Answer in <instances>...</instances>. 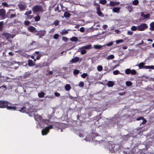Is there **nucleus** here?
I'll list each match as a JSON object with an SVG mask.
<instances>
[{"label": "nucleus", "mask_w": 154, "mask_h": 154, "mask_svg": "<svg viewBox=\"0 0 154 154\" xmlns=\"http://www.w3.org/2000/svg\"><path fill=\"white\" fill-rule=\"evenodd\" d=\"M10 103L9 102L7 101L4 100H0V108H6L8 110H16L22 112H26V108L25 107H23L22 108H19L14 106H8L7 105L10 104Z\"/></svg>", "instance_id": "obj_1"}, {"label": "nucleus", "mask_w": 154, "mask_h": 154, "mask_svg": "<svg viewBox=\"0 0 154 154\" xmlns=\"http://www.w3.org/2000/svg\"><path fill=\"white\" fill-rule=\"evenodd\" d=\"M35 119L39 122V124L41 127L43 128L45 126V125H48V121L47 120H43L42 117L38 115H35Z\"/></svg>", "instance_id": "obj_2"}, {"label": "nucleus", "mask_w": 154, "mask_h": 154, "mask_svg": "<svg viewBox=\"0 0 154 154\" xmlns=\"http://www.w3.org/2000/svg\"><path fill=\"white\" fill-rule=\"evenodd\" d=\"M53 128V125H51L48 126L46 127L45 128L42 130V134L43 135H46L48 133L49 130Z\"/></svg>", "instance_id": "obj_3"}, {"label": "nucleus", "mask_w": 154, "mask_h": 154, "mask_svg": "<svg viewBox=\"0 0 154 154\" xmlns=\"http://www.w3.org/2000/svg\"><path fill=\"white\" fill-rule=\"evenodd\" d=\"M118 146L117 145H116L114 144H111L109 143L107 147L110 151L111 153H112L115 152L117 150V149L115 148L116 146V147H117Z\"/></svg>", "instance_id": "obj_4"}, {"label": "nucleus", "mask_w": 154, "mask_h": 154, "mask_svg": "<svg viewBox=\"0 0 154 154\" xmlns=\"http://www.w3.org/2000/svg\"><path fill=\"white\" fill-rule=\"evenodd\" d=\"M148 26L146 23H142L138 26V30L143 31L147 29Z\"/></svg>", "instance_id": "obj_5"}, {"label": "nucleus", "mask_w": 154, "mask_h": 154, "mask_svg": "<svg viewBox=\"0 0 154 154\" xmlns=\"http://www.w3.org/2000/svg\"><path fill=\"white\" fill-rule=\"evenodd\" d=\"M32 10L35 12H42L43 11L42 8L40 5L34 6L32 8Z\"/></svg>", "instance_id": "obj_6"}, {"label": "nucleus", "mask_w": 154, "mask_h": 154, "mask_svg": "<svg viewBox=\"0 0 154 154\" xmlns=\"http://www.w3.org/2000/svg\"><path fill=\"white\" fill-rule=\"evenodd\" d=\"M46 33V31L45 30H40L37 32L36 35L38 36L39 38H42L44 36Z\"/></svg>", "instance_id": "obj_7"}, {"label": "nucleus", "mask_w": 154, "mask_h": 154, "mask_svg": "<svg viewBox=\"0 0 154 154\" xmlns=\"http://www.w3.org/2000/svg\"><path fill=\"white\" fill-rule=\"evenodd\" d=\"M6 11L3 8L0 9V16L2 19H5L6 18Z\"/></svg>", "instance_id": "obj_8"}, {"label": "nucleus", "mask_w": 154, "mask_h": 154, "mask_svg": "<svg viewBox=\"0 0 154 154\" xmlns=\"http://www.w3.org/2000/svg\"><path fill=\"white\" fill-rule=\"evenodd\" d=\"M141 16L142 17L141 20H142L149 18L150 17V15L149 14H145L142 13L141 14Z\"/></svg>", "instance_id": "obj_9"}, {"label": "nucleus", "mask_w": 154, "mask_h": 154, "mask_svg": "<svg viewBox=\"0 0 154 154\" xmlns=\"http://www.w3.org/2000/svg\"><path fill=\"white\" fill-rule=\"evenodd\" d=\"M119 4L120 2H118L110 1L109 3V5L110 6L113 7L115 6L118 5Z\"/></svg>", "instance_id": "obj_10"}, {"label": "nucleus", "mask_w": 154, "mask_h": 154, "mask_svg": "<svg viewBox=\"0 0 154 154\" xmlns=\"http://www.w3.org/2000/svg\"><path fill=\"white\" fill-rule=\"evenodd\" d=\"M120 7H114L112 9V11L113 12L119 14L120 12Z\"/></svg>", "instance_id": "obj_11"}, {"label": "nucleus", "mask_w": 154, "mask_h": 154, "mask_svg": "<svg viewBox=\"0 0 154 154\" xmlns=\"http://www.w3.org/2000/svg\"><path fill=\"white\" fill-rule=\"evenodd\" d=\"M106 85L108 87H111L114 85V83L112 81H109L107 82Z\"/></svg>", "instance_id": "obj_12"}, {"label": "nucleus", "mask_w": 154, "mask_h": 154, "mask_svg": "<svg viewBox=\"0 0 154 154\" xmlns=\"http://www.w3.org/2000/svg\"><path fill=\"white\" fill-rule=\"evenodd\" d=\"M15 36L13 34H10L8 33H6L5 35V36L7 39H9L10 38H13Z\"/></svg>", "instance_id": "obj_13"}, {"label": "nucleus", "mask_w": 154, "mask_h": 154, "mask_svg": "<svg viewBox=\"0 0 154 154\" xmlns=\"http://www.w3.org/2000/svg\"><path fill=\"white\" fill-rule=\"evenodd\" d=\"M137 120H141L142 121V122H141L140 125L141 124H144L146 122V120L144 119L143 117H140L137 119Z\"/></svg>", "instance_id": "obj_14"}, {"label": "nucleus", "mask_w": 154, "mask_h": 154, "mask_svg": "<svg viewBox=\"0 0 154 154\" xmlns=\"http://www.w3.org/2000/svg\"><path fill=\"white\" fill-rule=\"evenodd\" d=\"M79 60V58L78 57H75L72 59L71 62L73 63L78 62Z\"/></svg>", "instance_id": "obj_15"}, {"label": "nucleus", "mask_w": 154, "mask_h": 154, "mask_svg": "<svg viewBox=\"0 0 154 154\" xmlns=\"http://www.w3.org/2000/svg\"><path fill=\"white\" fill-rule=\"evenodd\" d=\"M28 64L30 66H33L35 65V63L31 60H29L28 61Z\"/></svg>", "instance_id": "obj_16"}, {"label": "nucleus", "mask_w": 154, "mask_h": 154, "mask_svg": "<svg viewBox=\"0 0 154 154\" xmlns=\"http://www.w3.org/2000/svg\"><path fill=\"white\" fill-rule=\"evenodd\" d=\"M28 30L31 32H34L35 30V28L33 26H31L28 28Z\"/></svg>", "instance_id": "obj_17"}, {"label": "nucleus", "mask_w": 154, "mask_h": 154, "mask_svg": "<svg viewBox=\"0 0 154 154\" xmlns=\"http://www.w3.org/2000/svg\"><path fill=\"white\" fill-rule=\"evenodd\" d=\"M149 25V29L151 31L154 30V22L150 23Z\"/></svg>", "instance_id": "obj_18"}, {"label": "nucleus", "mask_w": 154, "mask_h": 154, "mask_svg": "<svg viewBox=\"0 0 154 154\" xmlns=\"http://www.w3.org/2000/svg\"><path fill=\"white\" fill-rule=\"evenodd\" d=\"M105 46V45H94V48L95 49H100L102 47Z\"/></svg>", "instance_id": "obj_19"}, {"label": "nucleus", "mask_w": 154, "mask_h": 154, "mask_svg": "<svg viewBox=\"0 0 154 154\" xmlns=\"http://www.w3.org/2000/svg\"><path fill=\"white\" fill-rule=\"evenodd\" d=\"M71 88V87L70 85L66 84L65 86V89L66 91H69L70 90Z\"/></svg>", "instance_id": "obj_20"}, {"label": "nucleus", "mask_w": 154, "mask_h": 154, "mask_svg": "<svg viewBox=\"0 0 154 154\" xmlns=\"http://www.w3.org/2000/svg\"><path fill=\"white\" fill-rule=\"evenodd\" d=\"M26 5H25L20 4L18 5V7L21 10H23L25 9Z\"/></svg>", "instance_id": "obj_21"}, {"label": "nucleus", "mask_w": 154, "mask_h": 154, "mask_svg": "<svg viewBox=\"0 0 154 154\" xmlns=\"http://www.w3.org/2000/svg\"><path fill=\"white\" fill-rule=\"evenodd\" d=\"M114 58V56L113 54H111L106 57V59L108 60L112 59Z\"/></svg>", "instance_id": "obj_22"}, {"label": "nucleus", "mask_w": 154, "mask_h": 154, "mask_svg": "<svg viewBox=\"0 0 154 154\" xmlns=\"http://www.w3.org/2000/svg\"><path fill=\"white\" fill-rule=\"evenodd\" d=\"M83 47V48L85 49V50L86 49L88 50L92 48V45H89Z\"/></svg>", "instance_id": "obj_23"}, {"label": "nucleus", "mask_w": 154, "mask_h": 154, "mask_svg": "<svg viewBox=\"0 0 154 154\" xmlns=\"http://www.w3.org/2000/svg\"><path fill=\"white\" fill-rule=\"evenodd\" d=\"M145 69H152L154 70V66H147L144 67Z\"/></svg>", "instance_id": "obj_24"}, {"label": "nucleus", "mask_w": 154, "mask_h": 154, "mask_svg": "<svg viewBox=\"0 0 154 154\" xmlns=\"http://www.w3.org/2000/svg\"><path fill=\"white\" fill-rule=\"evenodd\" d=\"M131 29L133 31H135L138 30V26H132L131 28Z\"/></svg>", "instance_id": "obj_25"}, {"label": "nucleus", "mask_w": 154, "mask_h": 154, "mask_svg": "<svg viewBox=\"0 0 154 154\" xmlns=\"http://www.w3.org/2000/svg\"><path fill=\"white\" fill-rule=\"evenodd\" d=\"M45 95V93L43 92H42L38 94V96L40 98L43 97H44Z\"/></svg>", "instance_id": "obj_26"}, {"label": "nucleus", "mask_w": 154, "mask_h": 154, "mask_svg": "<svg viewBox=\"0 0 154 154\" xmlns=\"http://www.w3.org/2000/svg\"><path fill=\"white\" fill-rule=\"evenodd\" d=\"M80 49L81 51V53L82 54H85L86 53V51L85 49L83 48V47H82Z\"/></svg>", "instance_id": "obj_27"}, {"label": "nucleus", "mask_w": 154, "mask_h": 154, "mask_svg": "<svg viewBox=\"0 0 154 154\" xmlns=\"http://www.w3.org/2000/svg\"><path fill=\"white\" fill-rule=\"evenodd\" d=\"M144 63H140L139 65H138V66L139 67V68L140 69H141V68H145L144 67L145 66H144Z\"/></svg>", "instance_id": "obj_28"}, {"label": "nucleus", "mask_w": 154, "mask_h": 154, "mask_svg": "<svg viewBox=\"0 0 154 154\" xmlns=\"http://www.w3.org/2000/svg\"><path fill=\"white\" fill-rule=\"evenodd\" d=\"M64 16L66 18L69 17L70 16V14L68 12L66 11L64 13Z\"/></svg>", "instance_id": "obj_29"}, {"label": "nucleus", "mask_w": 154, "mask_h": 154, "mask_svg": "<svg viewBox=\"0 0 154 154\" xmlns=\"http://www.w3.org/2000/svg\"><path fill=\"white\" fill-rule=\"evenodd\" d=\"M78 40V38L75 37H73L70 38V40L72 42H76Z\"/></svg>", "instance_id": "obj_30"}, {"label": "nucleus", "mask_w": 154, "mask_h": 154, "mask_svg": "<svg viewBox=\"0 0 154 154\" xmlns=\"http://www.w3.org/2000/svg\"><path fill=\"white\" fill-rule=\"evenodd\" d=\"M103 66L101 65L98 66L97 67V70L99 72L102 71L103 70Z\"/></svg>", "instance_id": "obj_31"}, {"label": "nucleus", "mask_w": 154, "mask_h": 154, "mask_svg": "<svg viewBox=\"0 0 154 154\" xmlns=\"http://www.w3.org/2000/svg\"><path fill=\"white\" fill-rule=\"evenodd\" d=\"M131 69H127L125 70V72L126 74H131Z\"/></svg>", "instance_id": "obj_32"}, {"label": "nucleus", "mask_w": 154, "mask_h": 154, "mask_svg": "<svg viewBox=\"0 0 154 154\" xmlns=\"http://www.w3.org/2000/svg\"><path fill=\"white\" fill-rule=\"evenodd\" d=\"M126 85L127 86H130L132 85V83L129 81H126L125 83Z\"/></svg>", "instance_id": "obj_33"}, {"label": "nucleus", "mask_w": 154, "mask_h": 154, "mask_svg": "<svg viewBox=\"0 0 154 154\" xmlns=\"http://www.w3.org/2000/svg\"><path fill=\"white\" fill-rule=\"evenodd\" d=\"M124 41L123 39H119L116 41V44H118L121 43H122Z\"/></svg>", "instance_id": "obj_34"}, {"label": "nucleus", "mask_w": 154, "mask_h": 154, "mask_svg": "<svg viewBox=\"0 0 154 154\" xmlns=\"http://www.w3.org/2000/svg\"><path fill=\"white\" fill-rule=\"evenodd\" d=\"M131 74L132 75H135L137 74V72L134 69L131 70Z\"/></svg>", "instance_id": "obj_35"}, {"label": "nucleus", "mask_w": 154, "mask_h": 154, "mask_svg": "<svg viewBox=\"0 0 154 154\" xmlns=\"http://www.w3.org/2000/svg\"><path fill=\"white\" fill-rule=\"evenodd\" d=\"M100 3L102 5H105L106 3V0H100Z\"/></svg>", "instance_id": "obj_36"}, {"label": "nucleus", "mask_w": 154, "mask_h": 154, "mask_svg": "<svg viewBox=\"0 0 154 154\" xmlns=\"http://www.w3.org/2000/svg\"><path fill=\"white\" fill-rule=\"evenodd\" d=\"M88 74L87 73H83L81 75V77L83 78H85L88 76Z\"/></svg>", "instance_id": "obj_37"}, {"label": "nucleus", "mask_w": 154, "mask_h": 154, "mask_svg": "<svg viewBox=\"0 0 154 154\" xmlns=\"http://www.w3.org/2000/svg\"><path fill=\"white\" fill-rule=\"evenodd\" d=\"M139 3V1L138 0H134L133 2V4L134 5H137Z\"/></svg>", "instance_id": "obj_38"}, {"label": "nucleus", "mask_w": 154, "mask_h": 154, "mask_svg": "<svg viewBox=\"0 0 154 154\" xmlns=\"http://www.w3.org/2000/svg\"><path fill=\"white\" fill-rule=\"evenodd\" d=\"M35 21H38L40 20V17L39 16H37L35 17Z\"/></svg>", "instance_id": "obj_39"}, {"label": "nucleus", "mask_w": 154, "mask_h": 154, "mask_svg": "<svg viewBox=\"0 0 154 154\" xmlns=\"http://www.w3.org/2000/svg\"><path fill=\"white\" fill-rule=\"evenodd\" d=\"M113 73L115 75H116L120 73V72L118 70H116L113 72Z\"/></svg>", "instance_id": "obj_40"}, {"label": "nucleus", "mask_w": 154, "mask_h": 154, "mask_svg": "<svg viewBox=\"0 0 154 154\" xmlns=\"http://www.w3.org/2000/svg\"><path fill=\"white\" fill-rule=\"evenodd\" d=\"M113 42H111L109 43L106 44L105 45V46H110L113 45Z\"/></svg>", "instance_id": "obj_41"}, {"label": "nucleus", "mask_w": 154, "mask_h": 154, "mask_svg": "<svg viewBox=\"0 0 154 154\" xmlns=\"http://www.w3.org/2000/svg\"><path fill=\"white\" fill-rule=\"evenodd\" d=\"M32 13L31 11H29L26 12L25 13V15L27 16L30 14Z\"/></svg>", "instance_id": "obj_42"}, {"label": "nucleus", "mask_w": 154, "mask_h": 154, "mask_svg": "<svg viewBox=\"0 0 154 154\" xmlns=\"http://www.w3.org/2000/svg\"><path fill=\"white\" fill-rule=\"evenodd\" d=\"M79 86L80 87H82L84 86V82H80L79 84Z\"/></svg>", "instance_id": "obj_43"}, {"label": "nucleus", "mask_w": 154, "mask_h": 154, "mask_svg": "<svg viewBox=\"0 0 154 154\" xmlns=\"http://www.w3.org/2000/svg\"><path fill=\"white\" fill-rule=\"evenodd\" d=\"M2 5L4 6H5L7 7H9V5L6 2H3L2 3Z\"/></svg>", "instance_id": "obj_44"}, {"label": "nucleus", "mask_w": 154, "mask_h": 154, "mask_svg": "<svg viewBox=\"0 0 154 154\" xmlns=\"http://www.w3.org/2000/svg\"><path fill=\"white\" fill-rule=\"evenodd\" d=\"M133 32L131 31L130 30H129V31H128L127 34L128 35H133Z\"/></svg>", "instance_id": "obj_45"}, {"label": "nucleus", "mask_w": 154, "mask_h": 154, "mask_svg": "<svg viewBox=\"0 0 154 154\" xmlns=\"http://www.w3.org/2000/svg\"><path fill=\"white\" fill-rule=\"evenodd\" d=\"M59 36V35L58 34H55L54 35V38L55 39H57Z\"/></svg>", "instance_id": "obj_46"}, {"label": "nucleus", "mask_w": 154, "mask_h": 154, "mask_svg": "<svg viewBox=\"0 0 154 154\" xmlns=\"http://www.w3.org/2000/svg\"><path fill=\"white\" fill-rule=\"evenodd\" d=\"M97 14L99 16H102V13L101 12L100 10L97 11Z\"/></svg>", "instance_id": "obj_47"}, {"label": "nucleus", "mask_w": 154, "mask_h": 154, "mask_svg": "<svg viewBox=\"0 0 154 154\" xmlns=\"http://www.w3.org/2000/svg\"><path fill=\"white\" fill-rule=\"evenodd\" d=\"M129 152H128L126 151H123L121 150L120 151V154H125V153L128 154V153Z\"/></svg>", "instance_id": "obj_48"}, {"label": "nucleus", "mask_w": 154, "mask_h": 154, "mask_svg": "<svg viewBox=\"0 0 154 154\" xmlns=\"http://www.w3.org/2000/svg\"><path fill=\"white\" fill-rule=\"evenodd\" d=\"M79 30L81 32H83L85 31V29L84 27H81L80 28Z\"/></svg>", "instance_id": "obj_49"}, {"label": "nucleus", "mask_w": 154, "mask_h": 154, "mask_svg": "<svg viewBox=\"0 0 154 154\" xmlns=\"http://www.w3.org/2000/svg\"><path fill=\"white\" fill-rule=\"evenodd\" d=\"M79 72V71L78 70H75L73 71V73L74 74H77Z\"/></svg>", "instance_id": "obj_50"}, {"label": "nucleus", "mask_w": 154, "mask_h": 154, "mask_svg": "<svg viewBox=\"0 0 154 154\" xmlns=\"http://www.w3.org/2000/svg\"><path fill=\"white\" fill-rule=\"evenodd\" d=\"M16 17V14H11L10 18H13Z\"/></svg>", "instance_id": "obj_51"}, {"label": "nucleus", "mask_w": 154, "mask_h": 154, "mask_svg": "<svg viewBox=\"0 0 154 154\" xmlns=\"http://www.w3.org/2000/svg\"><path fill=\"white\" fill-rule=\"evenodd\" d=\"M33 17L32 16L28 15L27 16L26 19H30L32 18Z\"/></svg>", "instance_id": "obj_52"}, {"label": "nucleus", "mask_w": 154, "mask_h": 154, "mask_svg": "<svg viewBox=\"0 0 154 154\" xmlns=\"http://www.w3.org/2000/svg\"><path fill=\"white\" fill-rule=\"evenodd\" d=\"M24 24L26 25H28L30 24V22L28 21H26L24 22Z\"/></svg>", "instance_id": "obj_53"}, {"label": "nucleus", "mask_w": 154, "mask_h": 154, "mask_svg": "<svg viewBox=\"0 0 154 154\" xmlns=\"http://www.w3.org/2000/svg\"><path fill=\"white\" fill-rule=\"evenodd\" d=\"M54 95L56 97H59L60 95V93H59L57 92H55L54 93Z\"/></svg>", "instance_id": "obj_54"}, {"label": "nucleus", "mask_w": 154, "mask_h": 154, "mask_svg": "<svg viewBox=\"0 0 154 154\" xmlns=\"http://www.w3.org/2000/svg\"><path fill=\"white\" fill-rule=\"evenodd\" d=\"M62 39L65 41H66L68 40V39L66 37H63Z\"/></svg>", "instance_id": "obj_55"}, {"label": "nucleus", "mask_w": 154, "mask_h": 154, "mask_svg": "<svg viewBox=\"0 0 154 154\" xmlns=\"http://www.w3.org/2000/svg\"><path fill=\"white\" fill-rule=\"evenodd\" d=\"M115 32L116 34H118L120 32V30L118 29H116L115 30Z\"/></svg>", "instance_id": "obj_56"}, {"label": "nucleus", "mask_w": 154, "mask_h": 154, "mask_svg": "<svg viewBox=\"0 0 154 154\" xmlns=\"http://www.w3.org/2000/svg\"><path fill=\"white\" fill-rule=\"evenodd\" d=\"M2 22H0V30L2 29Z\"/></svg>", "instance_id": "obj_57"}, {"label": "nucleus", "mask_w": 154, "mask_h": 154, "mask_svg": "<svg viewBox=\"0 0 154 154\" xmlns=\"http://www.w3.org/2000/svg\"><path fill=\"white\" fill-rule=\"evenodd\" d=\"M107 26L106 25H104L103 26V28L104 29H105L106 28H107Z\"/></svg>", "instance_id": "obj_58"}, {"label": "nucleus", "mask_w": 154, "mask_h": 154, "mask_svg": "<svg viewBox=\"0 0 154 154\" xmlns=\"http://www.w3.org/2000/svg\"><path fill=\"white\" fill-rule=\"evenodd\" d=\"M100 10V6H99L97 7V11Z\"/></svg>", "instance_id": "obj_59"}, {"label": "nucleus", "mask_w": 154, "mask_h": 154, "mask_svg": "<svg viewBox=\"0 0 154 154\" xmlns=\"http://www.w3.org/2000/svg\"><path fill=\"white\" fill-rule=\"evenodd\" d=\"M40 57V56L39 55H38L36 57V60H39Z\"/></svg>", "instance_id": "obj_60"}, {"label": "nucleus", "mask_w": 154, "mask_h": 154, "mask_svg": "<svg viewBox=\"0 0 154 154\" xmlns=\"http://www.w3.org/2000/svg\"><path fill=\"white\" fill-rule=\"evenodd\" d=\"M119 66V65H116L114 66L113 67V69H114L115 68H116L118 66Z\"/></svg>", "instance_id": "obj_61"}, {"label": "nucleus", "mask_w": 154, "mask_h": 154, "mask_svg": "<svg viewBox=\"0 0 154 154\" xmlns=\"http://www.w3.org/2000/svg\"><path fill=\"white\" fill-rule=\"evenodd\" d=\"M59 23V21H55V25H57L58 24V23Z\"/></svg>", "instance_id": "obj_62"}, {"label": "nucleus", "mask_w": 154, "mask_h": 154, "mask_svg": "<svg viewBox=\"0 0 154 154\" xmlns=\"http://www.w3.org/2000/svg\"><path fill=\"white\" fill-rule=\"evenodd\" d=\"M122 48L124 49H127V46H123L122 47Z\"/></svg>", "instance_id": "obj_63"}, {"label": "nucleus", "mask_w": 154, "mask_h": 154, "mask_svg": "<svg viewBox=\"0 0 154 154\" xmlns=\"http://www.w3.org/2000/svg\"><path fill=\"white\" fill-rule=\"evenodd\" d=\"M79 136L80 137H83V135L81 133L79 134Z\"/></svg>", "instance_id": "obj_64"}]
</instances>
